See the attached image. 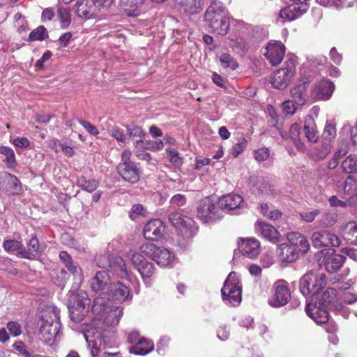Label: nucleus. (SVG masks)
<instances>
[{
    "mask_svg": "<svg viewBox=\"0 0 357 357\" xmlns=\"http://www.w3.org/2000/svg\"><path fill=\"white\" fill-rule=\"evenodd\" d=\"M164 147V142L161 139L152 141V140H145L143 144L142 149H146L150 151H160L162 150Z\"/></svg>",
    "mask_w": 357,
    "mask_h": 357,
    "instance_id": "864d4df0",
    "label": "nucleus"
},
{
    "mask_svg": "<svg viewBox=\"0 0 357 357\" xmlns=\"http://www.w3.org/2000/svg\"><path fill=\"white\" fill-rule=\"evenodd\" d=\"M126 257L136 269L146 260L140 253L132 250H129Z\"/></svg>",
    "mask_w": 357,
    "mask_h": 357,
    "instance_id": "de8ad7c7",
    "label": "nucleus"
},
{
    "mask_svg": "<svg viewBox=\"0 0 357 357\" xmlns=\"http://www.w3.org/2000/svg\"><path fill=\"white\" fill-rule=\"evenodd\" d=\"M310 82V80L308 77H302L299 79L298 84L291 89V100L296 104V106H302L306 102L307 84Z\"/></svg>",
    "mask_w": 357,
    "mask_h": 357,
    "instance_id": "5701e85b",
    "label": "nucleus"
},
{
    "mask_svg": "<svg viewBox=\"0 0 357 357\" xmlns=\"http://www.w3.org/2000/svg\"><path fill=\"white\" fill-rule=\"evenodd\" d=\"M3 247L7 252H17L22 257V251L24 250V245L22 241L15 239L5 240Z\"/></svg>",
    "mask_w": 357,
    "mask_h": 357,
    "instance_id": "ea45409f",
    "label": "nucleus"
},
{
    "mask_svg": "<svg viewBox=\"0 0 357 357\" xmlns=\"http://www.w3.org/2000/svg\"><path fill=\"white\" fill-rule=\"evenodd\" d=\"M109 135L114 138L119 143L126 144L128 141L127 132L125 133L124 130L114 126L108 132Z\"/></svg>",
    "mask_w": 357,
    "mask_h": 357,
    "instance_id": "a18cd8bd",
    "label": "nucleus"
},
{
    "mask_svg": "<svg viewBox=\"0 0 357 357\" xmlns=\"http://www.w3.org/2000/svg\"><path fill=\"white\" fill-rule=\"evenodd\" d=\"M337 222V220L334 217H329L328 214H326L321 220L319 222V227H331L334 225Z\"/></svg>",
    "mask_w": 357,
    "mask_h": 357,
    "instance_id": "69168bd1",
    "label": "nucleus"
},
{
    "mask_svg": "<svg viewBox=\"0 0 357 357\" xmlns=\"http://www.w3.org/2000/svg\"><path fill=\"white\" fill-rule=\"evenodd\" d=\"M132 298V294L128 287L121 282L112 283L108 292L105 296V300L110 303V301H116L122 303L126 301H130Z\"/></svg>",
    "mask_w": 357,
    "mask_h": 357,
    "instance_id": "f3484780",
    "label": "nucleus"
},
{
    "mask_svg": "<svg viewBox=\"0 0 357 357\" xmlns=\"http://www.w3.org/2000/svg\"><path fill=\"white\" fill-rule=\"evenodd\" d=\"M100 8L96 0H77L75 3L76 14L79 17L83 19L93 17L100 11Z\"/></svg>",
    "mask_w": 357,
    "mask_h": 357,
    "instance_id": "412c9836",
    "label": "nucleus"
},
{
    "mask_svg": "<svg viewBox=\"0 0 357 357\" xmlns=\"http://www.w3.org/2000/svg\"><path fill=\"white\" fill-rule=\"evenodd\" d=\"M59 258L65 267L70 273L74 275L80 271L79 267L73 262L72 257L67 252H60Z\"/></svg>",
    "mask_w": 357,
    "mask_h": 357,
    "instance_id": "58836bf2",
    "label": "nucleus"
},
{
    "mask_svg": "<svg viewBox=\"0 0 357 357\" xmlns=\"http://www.w3.org/2000/svg\"><path fill=\"white\" fill-rule=\"evenodd\" d=\"M287 238L291 245H294L296 249L303 253H306L310 249V243L307 238L298 232H289L287 234Z\"/></svg>",
    "mask_w": 357,
    "mask_h": 357,
    "instance_id": "c756f323",
    "label": "nucleus"
},
{
    "mask_svg": "<svg viewBox=\"0 0 357 357\" xmlns=\"http://www.w3.org/2000/svg\"><path fill=\"white\" fill-rule=\"evenodd\" d=\"M320 214V211L319 209H315L313 211H305L301 212L299 213L300 218L305 222H313L316 217Z\"/></svg>",
    "mask_w": 357,
    "mask_h": 357,
    "instance_id": "4d7b16f0",
    "label": "nucleus"
},
{
    "mask_svg": "<svg viewBox=\"0 0 357 357\" xmlns=\"http://www.w3.org/2000/svg\"><path fill=\"white\" fill-rule=\"evenodd\" d=\"M290 298L291 293L287 282L283 280H279L272 287L268 303L272 307H280L285 305Z\"/></svg>",
    "mask_w": 357,
    "mask_h": 357,
    "instance_id": "1a4fd4ad",
    "label": "nucleus"
},
{
    "mask_svg": "<svg viewBox=\"0 0 357 357\" xmlns=\"http://www.w3.org/2000/svg\"><path fill=\"white\" fill-rule=\"evenodd\" d=\"M336 137V128L335 126L331 123L326 124L323 133H322V139H329L331 141H334Z\"/></svg>",
    "mask_w": 357,
    "mask_h": 357,
    "instance_id": "6e6d98bb",
    "label": "nucleus"
},
{
    "mask_svg": "<svg viewBox=\"0 0 357 357\" xmlns=\"http://www.w3.org/2000/svg\"><path fill=\"white\" fill-rule=\"evenodd\" d=\"M307 8V5H301L294 2L292 4L282 9L280 13V16L289 21H292L304 14Z\"/></svg>",
    "mask_w": 357,
    "mask_h": 357,
    "instance_id": "c85d7f7f",
    "label": "nucleus"
},
{
    "mask_svg": "<svg viewBox=\"0 0 357 357\" xmlns=\"http://www.w3.org/2000/svg\"><path fill=\"white\" fill-rule=\"evenodd\" d=\"M23 185L17 176L7 172L0 173V192L8 196L21 195Z\"/></svg>",
    "mask_w": 357,
    "mask_h": 357,
    "instance_id": "9b49d317",
    "label": "nucleus"
},
{
    "mask_svg": "<svg viewBox=\"0 0 357 357\" xmlns=\"http://www.w3.org/2000/svg\"><path fill=\"white\" fill-rule=\"evenodd\" d=\"M345 257L340 254L331 255L326 258L324 266L327 272L333 273L338 271L342 266Z\"/></svg>",
    "mask_w": 357,
    "mask_h": 357,
    "instance_id": "f704fd0d",
    "label": "nucleus"
},
{
    "mask_svg": "<svg viewBox=\"0 0 357 357\" xmlns=\"http://www.w3.org/2000/svg\"><path fill=\"white\" fill-rule=\"evenodd\" d=\"M140 250L142 254L150 257L160 266H171L175 259L173 252L164 247H158L151 243L143 244Z\"/></svg>",
    "mask_w": 357,
    "mask_h": 357,
    "instance_id": "423d86ee",
    "label": "nucleus"
},
{
    "mask_svg": "<svg viewBox=\"0 0 357 357\" xmlns=\"http://www.w3.org/2000/svg\"><path fill=\"white\" fill-rule=\"evenodd\" d=\"M239 249L243 255L250 259L256 258L261 251L259 242L255 238L243 239L239 244Z\"/></svg>",
    "mask_w": 357,
    "mask_h": 357,
    "instance_id": "cd10ccee",
    "label": "nucleus"
},
{
    "mask_svg": "<svg viewBox=\"0 0 357 357\" xmlns=\"http://www.w3.org/2000/svg\"><path fill=\"white\" fill-rule=\"evenodd\" d=\"M297 107L292 100H286L282 103V110L286 114H294Z\"/></svg>",
    "mask_w": 357,
    "mask_h": 357,
    "instance_id": "680f3d73",
    "label": "nucleus"
},
{
    "mask_svg": "<svg viewBox=\"0 0 357 357\" xmlns=\"http://www.w3.org/2000/svg\"><path fill=\"white\" fill-rule=\"evenodd\" d=\"M118 172L123 180L131 183H136L139 180V171L137 165L130 158H124L123 162L118 165Z\"/></svg>",
    "mask_w": 357,
    "mask_h": 357,
    "instance_id": "aec40b11",
    "label": "nucleus"
},
{
    "mask_svg": "<svg viewBox=\"0 0 357 357\" xmlns=\"http://www.w3.org/2000/svg\"><path fill=\"white\" fill-rule=\"evenodd\" d=\"M57 13L61 27L63 29L68 28L71 23V15L69 9L68 8H59Z\"/></svg>",
    "mask_w": 357,
    "mask_h": 357,
    "instance_id": "37998d69",
    "label": "nucleus"
},
{
    "mask_svg": "<svg viewBox=\"0 0 357 357\" xmlns=\"http://www.w3.org/2000/svg\"><path fill=\"white\" fill-rule=\"evenodd\" d=\"M146 214V208L141 204H135L131 208L130 218L132 220L137 218V215H145Z\"/></svg>",
    "mask_w": 357,
    "mask_h": 357,
    "instance_id": "e2e57ef3",
    "label": "nucleus"
},
{
    "mask_svg": "<svg viewBox=\"0 0 357 357\" xmlns=\"http://www.w3.org/2000/svg\"><path fill=\"white\" fill-rule=\"evenodd\" d=\"M222 216L221 208L218 202L212 197H206L200 200L197 206V217L204 223H211Z\"/></svg>",
    "mask_w": 357,
    "mask_h": 357,
    "instance_id": "6e6552de",
    "label": "nucleus"
},
{
    "mask_svg": "<svg viewBox=\"0 0 357 357\" xmlns=\"http://www.w3.org/2000/svg\"><path fill=\"white\" fill-rule=\"evenodd\" d=\"M343 194L349 195L357 192V179L353 176H348L342 183Z\"/></svg>",
    "mask_w": 357,
    "mask_h": 357,
    "instance_id": "a19ab883",
    "label": "nucleus"
},
{
    "mask_svg": "<svg viewBox=\"0 0 357 357\" xmlns=\"http://www.w3.org/2000/svg\"><path fill=\"white\" fill-rule=\"evenodd\" d=\"M202 0H175L180 9L188 14L199 13L202 10Z\"/></svg>",
    "mask_w": 357,
    "mask_h": 357,
    "instance_id": "72a5a7b5",
    "label": "nucleus"
},
{
    "mask_svg": "<svg viewBox=\"0 0 357 357\" xmlns=\"http://www.w3.org/2000/svg\"><path fill=\"white\" fill-rule=\"evenodd\" d=\"M277 255L282 262L291 263L298 259L299 251L289 243H281L278 246Z\"/></svg>",
    "mask_w": 357,
    "mask_h": 357,
    "instance_id": "bb28decb",
    "label": "nucleus"
},
{
    "mask_svg": "<svg viewBox=\"0 0 357 357\" xmlns=\"http://www.w3.org/2000/svg\"><path fill=\"white\" fill-rule=\"evenodd\" d=\"M155 270L154 265L146 260L137 268L146 287L151 286V278L155 273Z\"/></svg>",
    "mask_w": 357,
    "mask_h": 357,
    "instance_id": "e433bc0d",
    "label": "nucleus"
},
{
    "mask_svg": "<svg viewBox=\"0 0 357 357\" xmlns=\"http://www.w3.org/2000/svg\"><path fill=\"white\" fill-rule=\"evenodd\" d=\"M349 150V142L345 139H341L337 142L333 156H345L348 153Z\"/></svg>",
    "mask_w": 357,
    "mask_h": 357,
    "instance_id": "5fc2aeb1",
    "label": "nucleus"
},
{
    "mask_svg": "<svg viewBox=\"0 0 357 357\" xmlns=\"http://www.w3.org/2000/svg\"><path fill=\"white\" fill-rule=\"evenodd\" d=\"M47 37V29L44 26H39L33 29L29 36V41L43 40Z\"/></svg>",
    "mask_w": 357,
    "mask_h": 357,
    "instance_id": "8fccbe9b",
    "label": "nucleus"
},
{
    "mask_svg": "<svg viewBox=\"0 0 357 357\" xmlns=\"http://www.w3.org/2000/svg\"><path fill=\"white\" fill-rule=\"evenodd\" d=\"M301 127L297 123L291 125L289 129V137L291 139L298 144V148L301 149L304 147V144L299 141Z\"/></svg>",
    "mask_w": 357,
    "mask_h": 357,
    "instance_id": "49530a36",
    "label": "nucleus"
},
{
    "mask_svg": "<svg viewBox=\"0 0 357 357\" xmlns=\"http://www.w3.org/2000/svg\"><path fill=\"white\" fill-rule=\"evenodd\" d=\"M305 310L307 315L317 324H325L328 321L329 314L324 306L311 307V305L308 304L306 306Z\"/></svg>",
    "mask_w": 357,
    "mask_h": 357,
    "instance_id": "2f4dec72",
    "label": "nucleus"
},
{
    "mask_svg": "<svg viewBox=\"0 0 357 357\" xmlns=\"http://www.w3.org/2000/svg\"><path fill=\"white\" fill-rule=\"evenodd\" d=\"M28 249L22 251V257L28 259H35L40 255V245L39 242L36 236H33L29 240L28 245Z\"/></svg>",
    "mask_w": 357,
    "mask_h": 357,
    "instance_id": "c9c22d12",
    "label": "nucleus"
},
{
    "mask_svg": "<svg viewBox=\"0 0 357 357\" xmlns=\"http://www.w3.org/2000/svg\"><path fill=\"white\" fill-rule=\"evenodd\" d=\"M218 205L221 209L230 211L242 208L244 206V201L241 195L230 193L220 197Z\"/></svg>",
    "mask_w": 357,
    "mask_h": 357,
    "instance_id": "b1692460",
    "label": "nucleus"
},
{
    "mask_svg": "<svg viewBox=\"0 0 357 357\" xmlns=\"http://www.w3.org/2000/svg\"><path fill=\"white\" fill-rule=\"evenodd\" d=\"M105 309L102 312L97 314L93 312L96 319L102 321L105 327L115 326L119 324L123 315V307L120 306H112L108 301H105Z\"/></svg>",
    "mask_w": 357,
    "mask_h": 357,
    "instance_id": "ddd939ff",
    "label": "nucleus"
},
{
    "mask_svg": "<svg viewBox=\"0 0 357 357\" xmlns=\"http://www.w3.org/2000/svg\"><path fill=\"white\" fill-rule=\"evenodd\" d=\"M165 232V226L160 219H153L144 227L143 234L146 239L156 241L160 239Z\"/></svg>",
    "mask_w": 357,
    "mask_h": 357,
    "instance_id": "4be33fe9",
    "label": "nucleus"
},
{
    "mask_svg": "<svg viewBox=\"0 0 357 357\" xmlns=\"http://www.w3.org/2000/svg\"><path fill=\"white\" fill-rule=\"evenodd\" d=\"M89 299L84 291H79L70 297L68 309L72 321L75 323L82 321L89 312Z\"/></svg>",
    "mask_w": 357,
    "mask_h": 357,
    "instance_id": "0eeeda50",
    "label": "nucleus"
},
{
    "mask_svg": "<svg viewBox=\"0 0 357 357\" xmlns=\"http://www.w3.org/2000/svg\"><path fill=\"white\" fill-rule=\"evenodd\" d=\"M186 199L184 195L177 194L171 199V204L174 207H181L185 204Z\"/></svg>",
    "mask_w": 357,
    "mask_h": 357,
    "instance_id": "0e129e2a",
    "label": "nucleus"
},
{
    "mask_svg": "<svg viewBox=\"0 0 357 357\" xmlns=\"http://www.w3.org/2000/svg\"><path fill=\"white\" fill-rule=\"evenodd\" d=\"M256 231L258 235L270 242L276 243L279 241L278 231L268 223L258 221L256 224Z\"/></svg>",
    "mask_w": 357,
    "mask_h": 357,
    "instance_id": "a878e982",
    "label": "nucleus"
},
{
    "mask_svg": "<svg viewBox=\"0 0 357 357\" xmlns=\"http://www.w3.org/2000/svg\"><path fill=\"white\" fill-rule=\"evenodd\" d=\"M342 234L345 240L351 244H357V222L351 221L342 228Z\"/></svg>",
    "mask_w": 357,
    "mask_h": 357,
    "instance_id": "4c0bfd02",
    "label": "nucleus"
},
{
    "mask_svg": "<svg viewBox=\"0 0 357 357\" xmlns=\"http://www.w3.org/2000/svg\"><path fill=\"white\" fill-rule=\"evenodd\" d=\"M311 241L314 248L338 247L340 245V238L334 234L327 230L314 231L312 234Z\"/></svg>",
    "mask_w": 357,
    "mask_h": 357,
    "instance_id": "dca6fc26",
    "label": "nucleus"
},
{
    "mask_svg": "<svg viewBox=\"0 0 357 357\" xmlns=\"http://www.w3.org/2000/svg\"><path fill=\"white\" fill-rule=\"evenodd\" d=\"M169 221L185 238L192 237L197 231L194 220L179 212L171 213L169 215Z\"/></svg>",
    "mask_w": 357,
    "mask_h": 357,
    "instance_id": "9d476101",
    "label": "nucleus"
},
{
    "mask_svg": "<svg viewBox=\"0 0 357 357\" xmlns=\"http://www.w3.org/2000/svg\"><path fill=\"white\" fill-rule=\"evenodd\" d=\"M109 266L119 277L131 280V273L121 257H116L110 259Z\"/></svg>",
    "mask_w": 357,
    "mask_h": 357,
    "instance_id": "7c9ffc66",
    "label": "nucleus"
},
{
    "mask_svg": "<svg viewBox=\"0 0 357 357\" xmlns=\"http://www.w3.org/2000/svg\"><path fill=\"white\" fill-rule=\"evenodd\" d=\"M128 341L133 344L129 347V352L136 355H146L154 349L153 342L145 337H140L137 331H132L128 335Z\"/></svg>",
    "mask_w": 357,
    "mask_h": 357,
    "instance_id": "4468645a",
    "label": "nucleus"
},
{
    "mask_svg": "<svg viewBox=\"0 0 357 357\" xmlns=\"http://www.w3.org/2000/svg\"><path fill=\"white\" fill-rule=\"evenodd\" d=\"M285 54V46L280 41L270 42L265 47L263 54L272 66L280 64Z\"/></svg>",
    "mask_w": 357,
    "mask_h": 357,
    "instance_id": "6ab92c4d",
    "label": "nucleus"
},
{
    "mask_svg": "<svg viewBox=\"0 0 357 357\" xmlns=\"http://www.w3.org/2000/svg\"><path fill=\"white\" fill-rule=\"evenodd\" d=\"M13 347L16 351H17L24 357H32L30 352L27 350L26 345L22 341L19 340L15 342Z\"/></svg>",
    "mask_w": 357,
    "mask_h": 357,
    "instance_id": "052dcab7",
    "label": "nucleus"
},
{
    "mask_svg": "<svg viewBox=\"0 0 357 357\" xmlns=\"http://www.w3.org/2000/svg\"><path fill=\"white\" fill-rule=\"evenodd\" d=\"M326 285V275L319 271H310L300 280V291L305 296H313L319 294Z\"/></svg>",
    "mask_w": 357,
    "mask_h": 357,
    "instance_id": "20e7f679",
    "label": "nucleus"
},
{
    "mask_svg": "<svg viewBox=\"0 0 357 357\" xmlns=\"http://www.w3.org/2000/svg\"><path fill=\"white\" fill-rule=\"evenodd\" d=\"M39 339L46 345L57 344L63 336L60 322V310L53 305H48L42 311Z\"/></svg>",
    "mask_w": 357,
    "mask_h": 357,
    "instance_id": "f257e3e1",
    "label": "nucleus"
},
{
    "mask_svg": "<svg viewBox=\"0 0 357 357\" xmlns=\"http://www.w3.org/2000/svg\"><path fill=\"white\" fill-rule=\"evenodd\" d=\"M220 62L224 68L234 70L238 67L236 61L229 54L224 53L220 56Z\"/></svg>",
    "mask_w": 357,
    "mask_h": 357,
    "instance_id": "c03bdc74",
    "label": "nucleus"
},
{
    "mask_svg": "<svg viewBox=\"0 0 357 357\" xmlns=\"http://www.w3.org/2000/svg\"><path fill=\"white\" fill-rule=\"evenodd\" d=\"M247 146L248 140L243 136H241L238 138L237 142L234 144L231 154H232L233 156H238L243 152Z\"/></svg>",
    "mask_w": 357,
    "mask_h": 357,
    "instance_id": "3c124183",
    "label": "nucleus"
},
{
    "mask_svg": "<svg viewBox=\"0 0 357 357\" xmlns=\"http://www.w3.org/2000/svg\"><path fill=\"white\" fill-rule=\"evenodd\" d=\"M341 298L344 303L347 304H353L357 301V294L350 291L344 292L342 293Z\"/></svg>",
    "mask_w": 357,
    "mask_h": 357,
    "instance_id": "338daca9",
    "label": "nucleus"
},
{
    "mask_svg": "<svg viewBox=\"0 0 357 357\" xmlns=\"http://www.w3.org/2000/svg\"><path fill=\"white\" fill-rule=\"evenodd\" d=\"M334 89V84L331 81L323 79L313 84L311 89V98L314 100H328Z\"/></svg>",
    "mask_w": 357,
    "mask_h": 357,
    "instance_id": "a211bd4d",
    "label": "nucleus"
},
{
    "mask_svg": "<svg viewBox=\"0 0 357 357\" xmlns=\"http://www.w3.org/2000/svg\"><path fill=\"white\" fill-rule=\"evenodd\" d=\"M205 22L209 31L225 36L230 26L227 12L223 4L213 1L205 12Z\"/></svg>",
    "mask_w": 357,
    "mask_h": 357,
    "instance_id": "f03ea898",
    "label": "nucleus"
},
{
    "mask_svg": "<svg viewBox=\"0 0 357 357\" xmlns=\"http://www.w3.org/2000/svg\"><path fill=\"white\" fill-rule=\"evenodd\" d=\"M128 139L130 138L132 140L135 149L137 150H142V146L145 142L144 137L146 135L145 131L141 126L135 123L124 126Z\"/></svg>",
    "mask_w": 357,
    "mask_h": 357,
    "instance_id": "393cba45",
    "label": "nucleus"
},
{
    "mask_svg": "<svg viewBox=\"0 0 357 357\" xmlns=\"http://www.w3.org/2000/svg\"><path fill=\"white\" fill-rule=\"evenodd\" d=\"M342 167L347 173H357V158H345L342 162Z\"/></svg>",
    "mask_w": 357,
    "mask_h": 357,
    "instance_id": "09e8293b",
    "label": "nucleus"
},
{
    "mask_svg": "<svg viewBox=\"0 0 357 357\" xmlns=\"http://www.w3.org/2000/svg\"><path fill=\"white\" fill-rule=\"evenodd\" d=\"M296 63L295 59H289L285 62L286 67L277 70L272 80V84L274 87L279 89H284L288 86L295 74Z\"/></svg>",
    "mask_w": 357,
    "mask_h": 357,
    "instance_id": "f8f14e48",
    "label": "nucleus"
},
{
    "mask_svg": "<svg viewBox=\"0 0 357 357\" xmlns=\"http://www.w3.org/2000/svg\"><path fill=\"white\" fill-rule=\"evenodd\" d=\"M77 184L82 190L91 192L98 188L99 182L95 179L86 180L85 177L81 176L77 179Z\"/></svg>",
    "mask_w": 357,
    "mask_h": 357,
    "instance_id": "79ce46f5",
    "label": "nucleus"
},
{
    "mask_svg": "<svg viewBox=\"0 0 357 357\" xmlns=\"http://www.w3.org/2000/svg\"><path fill=\"white\" fill-rule=\"evenodd\" d=\"M303 129L305 137L309 142L312 143L317 142L319 138L318 131L312 116L307 115L305 117Z\"/></svg>",
    "mask_w": 357,
    "mask_h": 357,
    "instance_id": "473e14b6",
    "label": "nucleus"
},
{
    "mask_svg": "<svg viewBox=\"0 0 357 357\" xmlns=\"http://www.w3.org/2000/svg\"><path fill=\"white\" fill-rule=\"evenodd\" d=\"M7 329L9 331V333L13 337H18L22 334V327L20 324L17 321H9L6 325Z\"/></svg>",
    "mask_w": 357,
    "mask_h": 357,
    "instance_id": "bf43d9fd",
    "label": "nucleus"
},
{
    "mask_svg": "<svg viewBox=\"0 0 357 357\" xmlns=\"http://www.w3.org/2000/svg\"><path fill=\"white\" fill-rule=\"evenodd\" d=\"M13 144L17 148L26 149L30 145V141L24 137H17L13 140Z\"/></svg>",
    "mask_w": 357,
    "mask_h": 357,
    "instance_id": "774afa93",
    "label": "nucleus"
},
{
    "mask_svg": "<svg viewBox=\"0 0 357 357\" xmlns=\"http://www.w3.org/2000/svg\"><path fill=\"white\" fill-rule=\"evenodd\" d=\"M337 298L336 290L333 288H328L324 292L321 298L322 306H328L335 300Z\"/></svg>",
    "mask_w": 357,
    "mask_h": 357,
    "instance_id": "603ef678",
    "label": "nucleus"
},
{
    "mask_svg": "<svg viewBox=\"0 0 357 357\" xmlns=\"http://www.w3.org/2000/svg\"><path fill=\"white\" fill-rule=\"evenodd\" d=\"M224 302L227 305L237 306L241 302V286L239 279L234 272H231L221 290Z\"/></svg>",
    "mask_w": 357,
    "mask_h": 357,
    "instance_id": "39448f33",
    "label": "nucleus"
},
{
    "mask_svg": "<svg viewBox=\"0 0 357 357\" xmlns=\"http://www.w3.org/2000/svg\"><path fill=\"white\" fill-rule=\"evenodd\" d=\"M83 335L93 357H98L102 345L106 346L102 332L100 329L90 326L84 331Z\"/></svg>",
    "mask_w": 357,
    "mask_h": 357,
    "instance_id": "2eb2a0df",
    "label": "nucleus"
},
{
    "mask_svg": "<svg viewBox=\"0 0 357 357\" xmlns=\"http://www.w3.org/2000/svg\"><path fill=\"white\" fill-rule=\"evenodd\" d=\"M112 284L110 276L105 271H98L90 280V287L97 294L93 305L92 312L99 314L105 309V296Z\"/></svg>",
    "mask_w": 357,
    "mask_h": 357,
    "instance_id": "7ed1b4c3",
    "label": "nucleus"
},
{
    "mask_svg": "<svg viewBox=\"0 0 357 357\" xmlns=\"http://www.w3.org/2000/svg\"><path fill=\"white\" fill-rule=\"evenodd\" d=\"M144 0H120L121 5L124 7L125 10H135L139 8Z\"/></svg>",
    "mask_w": 357,
    "mask_h": 357,
    "instance_id": "13d9d810",
    "label": "nucleus"
}]
</instances>
